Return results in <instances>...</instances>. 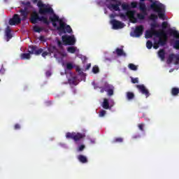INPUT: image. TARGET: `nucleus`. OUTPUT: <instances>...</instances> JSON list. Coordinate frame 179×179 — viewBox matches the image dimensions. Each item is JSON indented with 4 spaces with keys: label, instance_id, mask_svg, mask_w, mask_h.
Returning <instances> with one entry per match:
<instances>
[{
    "label": "nucleus",
    "instance_id": "nucleus-21",
    "mask_svg": "<svg viewBox=\"0 0 179 179\" xmlns=\"http://www.w3.org/2000/svg\"><path fill=\"white\" fill-rule=\"evenodd\" d=\"M156 33H160V31H156L155 30L146 31L145 38H152V37H153V35L156 34Z\"/></svg>",
    "mask_w": 179,
    "mask_h": 179
},
{
    "label": "nucleus",
    "instance_id": "nucleus-45",
    "mask_svg": "<svg viewBox=\"0 0 179 179\" xmlns=\"http://www.w3.org/2000/svg\"><path fill=\"white\" fill-rule=\"evenodd\" d=\"M14 129H15V130L20 129V124H15L14 126Z\"/></svg>",
    "mask_w": 179,
    "mask_h": 179
},
{
    "label": "nucleus",
    "instance_id": "nucleus-32",
    "mask_svg": "<svg viewBox=\"0 0 179 179\" xmlns=\"http://www.w3.org/2000/svg\"><path fill=\"white\" fill-rule=\"evenodd\" d=\"M128 66L131 71H138V67L132 63L129 64Z\"/></svg>",
    "mask_w": 179,
    "mask_h": 179
},
{
    "label": "nucleus",
    "instance_id": "nucleus-38",
    "mask_svg": "<svg viewBox=\"0 0 179 179\" xmlns=\"http://www.w3.org/2000/svg\"><path fill=\"white\" fill-rule=\"evenodd\" d=\"M66 69L69 71H71V70L73 69V64H72V63H67L66 64Z\"/></svg>",
    "mask_w": 179,
    "mask_h": 179
},
{
    "label": "nucleus",
    "instance_id": "nucleus-22",
    "mask_svg": "<svg viewBox=\"0 0 179 179\" xmlns=\"http://www.w3.org/2000/svg\"><path fill=\"white\" fill-rule=\"evenodd\" d=\"M158 56L160 58L161 61H163L166 58V51L164 49H160L158 52Z\"/></svg>",
    "mask_w": 179,
    "mask_h": 179
},
{
    "label": "nucleus",
    "instance_id": "nucleus-34",
    "mask_svg": "<svg viewBox=\"0 0 179 179\" xmlns=\"http://www.w3.org/2000/svg\"><path fill=\"white\" fill-rule=\"evenodd\" d=\"M150 20H153L155 22V20H157L159 19V17L155 14H151L149 17Z\"/></svg>",
    "mask_w": 179,
    "mask_h": 179
},
{
    "label": "nucleus",
    "instance_id": "nucleus-9",
    "mask_svg": "<svg viewBox=\"0 0 179 179\" xmlns=\"http://www.w3.org/2000/svg\"><path fill=\"white\" fill-rule=\"evenodd\" d=\"M138 6L142 13L137 14V17L140 20H143L145 19V16L148 15V8H146V4L145 3V1H140L138 3Z\"/></svg>",
    "mask_w": 179,
    "mask_h": 179
},
{
    "label": "nucleus",
    "instance_id": "nucleus-47",
    "mask_svg": "<svg viewBox=\"0 0 179 179\" xmlns=\"http://www.w3.org/2000/svg\"><path fill=\"white\" fill-rule=\"evenodd\" d=\"M91 66H92V64H87L86 68H85V70H86V71H88V69H90Z\"/></svg>",
    "mask_w": 179,
    "mask_h": 179
},
{
    "label": "nucleus",
    "instance_id": "nucleus-15",
    "mask_svg": "<svg viewBox=\"0 0 179 179\" xmlns=\"http://www.w3.org/2000/svg\"><path fill=\"white\" fill-rule=\"evenodd\" d=\"M10 26H15V24H20L22 23V19L19 17V15L15 14L13 18L9 20L8 22Z\"/></svg>",
    "mask_w": 179,
    "mask_h": 179
},
{
    "label": "nucleus",
    "instance_id": "nucleus-5",
    "mask_svg": "<svg viewBox=\"0 0 179 179\" xmlns=\"http://www.w3.org/2000/svg\"><path fill=\"white\" fill-rule=\"evenodd\" d=\"M155 36L159 38L157 43H154L153 44V48H155V50H157V48H159V45L163 47L167 44V34H166L164 31L156 32Z\"/></svg>",
    "mask_w": 179,
    "mask_h": 179
},
{
    "label": "nucleus",
    "instance_id": "nucleus-7",
    "mask_svg": "<svg viewBox=\"0 0 179 179\" xmlns=\"http://www.w3.org/2000/svg\"><path fill=\"white\" fill-rule=\"evenodd\" d=\"M37 6L39 8L38 13L40 15H51L54 13L52 8L43 3L41 1H38Z\"/></svg>",
    "mask_w": 179,
    "mask_h": 179
},
{
    "label": "nucleus",
    "instance_id": "nucleus-39",
    "mask_svg": "<svg viewBox=\"0 0 179 179\" xmlns=\"http://www.w3.org/2000/svg\"><path fill=\"white\" fill-rule=\"evenodd\" d=\"M131 8H132L133 9H135V8H138V2H136V1H132V2L131 3Z\"/></svg>",
    "mask_w": 179,
    "mask_h": 179
},
{
    "label": "nucleus",
    "instance_id": "nucleus-26",
    "mask_svg": "<svg viewBox=\"0 0 179 179\" xmlns=\"http://www.w3.org/2000/svg\"><path fill=\"white\" fill-rule=\"evenodd\" d=\"M171 94L173 96H177L179 94V88L178 87H173L171 90Z\"/></svg>",
    "mask_w": 179,
    "mask_h": 179
},
{
    "label": "nucleus",
    "instance_id": "nucleus-19",
    "mask_svg": "<svg viewBox=\"0 0 179 179\" xmlns=\"http://www.w3.org/2000/svg\"><path fill=\"white\" fill-rule=\"evenodd\" d=\"M20 17L21 20H26L27 19V15H29V12L27 11V8L25 7L24 9H20Z\"/></svg>",
    "mask_w": 179,
    "mask_h": 179
},
{
    "label": "nucleus",
    "instance_id": "nucleus-41",
    "mask_svg": "<svg viewBox=\"0 0 179 179\" xmlns=\"http://www.w3.org/2000/svg\"><path fill=\"white\" fill-rule=\"evenodd\" d=\"M57 45H58V47H59V48H60V49H62V48H64V44L62 43V41H57Z\"/></svg>",
    "mask_w": 179,
    "mask_h": 179
},
{
    "label": "nucleus",
    "instance_id": "nucleus-49",
    "mask_svg": "<svg viewBox=\"0 0 179 179\" xmlns=\"http://www.w3.org/2000/svg\"><path fill=\"white\" fill-rule=\"evenodd\" d=\"M45 37H44V36H41L40 37H39V40H41V41H43V40H45Z\"/></svg>",
    "mask_w": 179,
    "mask_h": 179
},
{
    "label": "nucleus",
    "instance_id": "nucleus-24",
    "mask_svg": "<svg viewBox=\"0 0 179 179\" xmlns=\"http://www.w3.org/2000/svg\"><path fill=\"white\" fill-rule=\"evenodd\" d=\"M116 54L118 57H127V53L124 52V50L116 48Z\"/></svg>",
    "mask_w": 179,
    "mask_h": 179
},
{
    "label": "nucleus",
    "instance_id": "nucleus-2",
    "mask_svg": "<svg viewBox=\"0 0 179 179\" xmlns=\"http://www.w3.org/2000/svg\"><path fill=\"white\" fill-rule=\"evenodd\" d=\"M51 54H53L54 57L56 58V59H64V57H66V54L59 52L55 46H50L47 48H44L41 56L43 58H45L47 55H51Z\"/></svg>",
    "mask_w": 179,
    "mask_h": 179
},
{
    "label": "nucleus",
    "instance_id": "nucleus-31",
    "mask_svg": "<svg viewBox=\"0 0 179 179\" xmlns=\"http://www.w3.org/2000/svg\"><path fill=\"white\" fill-rule=\"evenodd\" d=\"M126 15L129 17H131L133 19H135V11H132V10H129L127 11V13H126Z\"/></svg>",
    "mask_w": 179,
    "mask_h": 179
},
{
    "label": "nucleus",
    "instance_id": "nucleus-10",
    "mask_svg": "<svg viewBox=\"0 0 179 179\" xmlns=\"http://www.w3.org/2000/svg\"><path fill=\"white\" fill-rule=\"evenodd\" d=\"M86 136L82 133H76V132H67L66 134V138L67 139H73L75 142H78L80 139H83Z\"/></svg>",
    "mask_w": 179,
    "mask_h": 179
},
{
    "label": "nucleus",
    "instance_id": "nucleus-28",
    "mask_svg": "<svg viewBox=\"0 0 179 179\" xmlns=\"http://www.w3.org/2000/svg\"><path fill=\"white\" fill-rule=\"evenodd\" d=\"M67 51L70 52V54H75L76 52V47L70 46L67 48Z\"/></svg>",
    "mask_w": 179,
    "mask_h": 179
},
{
    "label": "nucleus",
    "instance_id": "nucleus-44",
    "mask_svg": "<svg viewBox=\"0 0 179 179\" xmlns=\"http://www.w3.org/2000/svg\"><path fill=\"white\" fill-rule=\"evenodd\" d=\"M122 9H124V10H127V9H128V8H129V6H128V4H122Z\"/></svg>",
    "mask_w": 179,
    "mask_h": 179
},
{
    "label": "nucleus",
    "instance_id": "nucleus-35",
    "mask_svg": "<svg viewBox=\"0 0 179 179\" xmlns=\"http://www.w3.org/2000/svg\"><path fill=\"white\" fill-rule=\"evenodd\" d=\"M34 31H35L36 33H41V31H43V28L38 26H35L34 27Z\"/></svg>",
    "mask_w": 179,
    "mask_h": 179
},
{
    "label": "nucleus",
    "instance_id": "nucleus-11",
    "mask_svg": "<svg viewBox=\"0 0 179 179\" xmlns=\"http://www.w3.org/2000/svg\"><path fill=\"white\" fill-rule=\"evenodd\" d=\"M106 3H110L108 5V9H113L116 12L120 10V7L121 6V1L120 0H106Z\"/></svg>",
    "mask_w": 179,
    "mask_h": 179
},
{
    "label": "nucleus",
    "instance_id": "nucleus-27",
    "mask_svg": "<svg viewBox=\"0 0 179 179\" xmlns=\"http://www.w3.org/2000/svg\"><path fill=\"white\" fill-rule=\"evenodd\" d=\"M69 85H74V86H76V85H78L76 77H72L71 78L69 79Z\"/></svg>",
    "mask_w": 179,
    "mask_h": 179
},
{
    "label": "nucleus",
    "instance_id": "nucleus-36",
    "mask_svg": "<svg viewBox=\"0 0 179 179\" xmlns=\"http://www.w3.org/2000/svg\"><path fill=\"white\" fill-rule=\"evenodd\" d=\"M146 47L148 50L152 49V47H153V43L150 41H148L146 43Z\"/></svg>",
    "mask_w": 179,
    "mask_h": 179
},
{
    "label": "nucleus",
    "instance_id": "nucleus-16",
    "mask_svg": "<svg viewBox=\"0 0 179 179\" xmlns=\"http://www.w3.org/2000/svg\"><path fill=\"white\" fill-rule=\"evenodd\" d=\"M143 25L136 27L133 34H131L132 37H141L143 34Z\"/></svg>",
    "mask_w": 179,
    "mask_h": 179
},
{
    "label": "nucleus",
    "instance_id": "nucleus-55",
    "mask_svg": "<svg viewBox=\"0 0 179 179\" xmlns=\"http://www.w3.org/2000/svg\"><path fill=\"white\" fill-rule=\"evenodd\" d=\"M133 23H136V18H134V21L133 22Z\"/></svg>",
    "mask_w": 179,
    "mask_h": 179
},
{
    "label": "nucleus",
    "instance_id": "nucleus-23",
    "mask_svg": "<svg viewBox=\"0 0 179 179\" xmlns=\"http://www.w3.org/2000/svg\"><path fill=\"white\" fill-rule=\"evenodd\" d=\"M78 159L80 163H83V164L87 163V157H86L85 155H78Z\"/></svg>",
    "mask_w": 179,
    "mask_h": 179
},
{
    "label": "nucleus",
    "instance_id": "nucleus-17",
    "mask_svg": "<svg viewBox=\"0 0 179 179\" xmlns=\"http://www.w3.org/2000/svg\"><path fill=\"white\" fill-rule=\"evenodd\" d=\"M136 87L138 88L140 93L145 94L146 99L150 96V93L149 92V90L146 88L143 85H137Z\"/></svg>",
    "mask_w": 179,
    "mask_h": 179
},
{
    "label": "nucleus",
    "instance_id": "nucleus-46",
    "mask_svg": "<svg viewBox=\"0 0 179 179\" xmlns=\"http://www.w3.org/2000/svg\"><path fill=\"white\" fill-rule=\"evenodd\" d=\"M84 149H85V145H80L78 150H79V152H82V150H83Z\"/></svg>",
    "mask_w": 179,
    "mask_h": 179
},
{
    "label": "nucleus",
    "instance_id": "nucleus-4",
    "mask_svg": "<svg viewBox=\"0 0 179 179\" xmlns=\"http://www.w3.org/2000/svg\"><path fill=\"white\" fill-rule=\"evenodd\" d=\"M29 53H22L20 55L21 59H30L31 58V55H40L41 54H43L44 49L43 48H38L37 45H30L29 47Z\"/></svg>",
    "mask_w": 179,
    "mask_h": 179
},
{
    "label": "nucleus",
    "instance_id": "nucleus-54",
    "mask_svg": "<svg viewBox=\"0 0 179 179\" xmlns=\"http://www.w3.org/2000/svg\"><path fill=\"white\" fill-rule=\"evenodd\" d=\"M152 27L153 28V27H156V24H152Z\"/></svg>",
    "mask_w": 179,
    "mask_h": 179
},
{
    "label": "nucleus",
    "instance_id": "nucleus-13",
    "mask_svg": "<svg viewBox=\"0 0 179 179\" xmlns=\"http://www.w3.org/2000/svg\"><path fill=\"white\" fill-rule=\"evenodd\" d=\"M62 40L64 45H75L76 44L74 36L64 35L62 36Z\"/></svg>",
    "mask_w": 179,
    "mask_h": 179
},
{
    "label": "nucleus",
    "instance_id": "nucleus-51",
    "mask_svg": "<svg viewBox=\"0 0 179 179\" xmlns=\"http://www.w3.org/2000/svg\"><path fill=\"white\" fill-rule=\"evenodd\" d=\"M76 71V72H82V70L79 67H77Z\"/></svg>",
    "mask_w": 179,
    "mask_h": 179
},
{
    "label": "nucleus",
    "instance_id": "nucleus-50",
    "mask_svg": "<svg viewBox=\"0 0 179 179\" xmlns=\"http://www.w3.org/2000/svg\"><path fill=\"white\" fill-rule=\"evenodd\" d=\"M0 73L3 75V73H5V70L3 69H0Z\"/></svg>",
    "mask_w": 179,
    "mask_h": 179
},
{
    "label": "nucleus",
    "instance_id": "nucleus-20",
    "mask_svg": "<svg viewBox=\"0 0 179 179\" xmlns=\"http://www.w3.org/2000/svg\"><path fill=\"white\" fill-rule=\"evenodd\" d=\"M6 41H9L13 36L12 35V30L10 29V27H7L6 29Z\"/></svg>",
    "mask_w": 179,
    "mask_h": 179
},
{
    "label": "nucleus",
    "instance_id": "nucleus-25",
    "mask_svg": "<svg viewBox=\"0 0 179 179\" xmlns=\"http://www.w3.org/2000/svg\"><path fill=\"white\" fill-rule=\"evenodd\" d=\"M102 107L105 110H108L110 108V103L108 102V99H104L103 102L102 103Z\"/></svg>",
    "mask_w": 179,
    "mask_h": 179
},
{
    "label": "nucleus",
    "instance_id": "nucleus-8",
    "mask_svg": "<svg viewBox=\"0 0 179 179\" xmlns=\"http://www.w3.org/2000/svg\"><path fill=\"white\" fill-rule=\"evenodd\" d=\"M30 22L31 23H33V24H36L38 22H43L45 24H50V21H48V19L46 17H40L38 13L36 11L31 14Z\"/></svg>",
    "mask_w": 179,
    "mask_h": 179
},
{
    "label": "nucleus",
    "instance_id": "nucleus-52",
    "mask_svg": "<svg viewBox=\"0 0 179 179\" xmlns=\"http://www.w3.org/2000/svg\"><path fill=\"white\" fill-rule=\"evenodd\" d=\"M23 5H27V6H29L30 5V2L29 1H27V3H22Z\"/></svg>",
    "mask_w": 179,
    "mask_h": 179
},
{
    "label": "nucleus",
    "instance_id": "nucleus-56",
    "mask_svg": "<svg viewBox=\"0 0 179 179\" xmlns=\"http://www.w3.org/2000/svg\"><path fill=\"white\" fill-rule=\"evenodd\" d=\"M146 0H140V2H145Z\"/></svg>",
    "mask_w": 179,
    "mask_h": 179
},
{
    "label": "nucleus",
    "instance_id": "nucleus-12",
    "mask_svg": "<svg viewBox=\"0 0 179 179\" xmlns=\"http://www.w3.org/2000/svg\"><path fill=\"white\" fill-rule=\"evenodd\" d=\"M167 34L169 35V36H173V37L175 38H177V40H176L174 41V43H173V48H175V50H179V33L178 31L176 30H174L173 29H169L168 31H167Z\"/></svg>",
    "mask_w": 179,
    "mask_h": 179
},
{
    "label": "nucleus",
    "instance_id": "nucleus-14",
    "mask_svg": "<svg viewBox=\"0 0 179 179\" xmlns=\"http://www.w3.org/2000/svg\"><path fill=\"white\" fill-rule=\"evenodd\" d=\"M110 23L114 30H118L119 29H124L125 27V24L123 22L117 20H112Z\"/></svg>",
    "mask_w": 179,
    "mask_h": 179
},
{
    "label": "nucleus",
    "instance_id": "nucleus-37",
    "mask_svg": "<svg viewBox=\"0 0 179 179\" xmlns=\"http://www.w3.org/2000/svg\"><path fill=\"white\" fill-rule=\"evenodd\" d=\"M145 127V124L144 123H141V124H138V128L140 129V131H141L142 132H143V131H145V129H143Z\"/></svg>",
    "mask_w": 179,
    "mask_h": 179
},
{
    "label": "nucleus",
    "instance_id": "nucleus-33",
    "mask_svg": "<svg viewBox=\"0 0 179 179\" xmlns=\"http://www.w3.org/2000/svg\"><path fill=\"white\" fill-rule=\"evenodd\" d=\"M92 72L93 73H99L100 72V69H99V66L95 65L92 67Z\"/></svg>",
    "mask_w": 179,
    "mask_h": 179
},
{
    "label": "nucleus",
    "instance_id": "nucleus-3",
    "mask_svg": "<svg viewBox=\"0 0 179 179\" xmlns=\"http://www.w3.org/2000/svg\"><path fill=\"white\" fill-rule=\"evenodd\" d=\"M151 2L150 8L154 10V12H157L158 13V17L164 20L166 18V10H164V5L160 3L159 1L148 0Z\"/></svg>",
    "mask_w": 179,
    "mask_h": 179
},
{
    "label": "nucleus",
    "instance_id": "nucleus-58",
    "mask_svg": "<svg viewBox=\"0 0 179 179\" xmlns=\"http://www.w3.org/2000/svg\"><path fill=\"white\" fill-rule=\"evenodd\" d=\"M0 82H1V78H0Z\"/></svg>",
    "mask_w": 179,
    "mask_h": 179
},
{
    "label": "nucleus",
    "instance_id": "nucleus-43",
    "mask_svg": "<svg viewBox=\"0 0 179 179\" xmlns=\"http://www.w3.org/2000/svg\"><path fill=\"white\" fill-rule=\"evenodd\" d=\"M139 83V78H131V83Z\"/></svg>",
    "mask_w": 179,
    "mask_h": 179
},
{
    "label": "nucleus",
    "instance_id": "nucleus-42",
    "mask_svg": "<svg viewBox=\"0 0 179 179\" xmlns=\"http://www.w3.org/2000/svg\"><path fill=\"white\" fill-rule=\"evenodd\" d=\"M167 26H169V23L167 22L164 21L162 22V29H166Z\"/></svg>",
    "mask_w": 179,
    "mask_h": 179
},
{
    "label": "nucleus",
    "instance_id": "nucleus-30",
    "mask_svg": "<svg viewBox=\"0 0 179 179\" xmlns=\"http://www.w3.org/2000/svg\"><path fill=\"white\" fill-rule=\"evenodd\" d=\"M112 142L113 143H122L124 138L121 137L115 138Z\"/></svg>",
    "mask_w": 179,
    "mask_h": 179
},
{
    "label": "nucleus",
    "instance_id": "nucleus-29",
    "mask_svg": "<svg viewBox=\"0 0 179 179\" xmlns=\"http://www.w3.org/2000/svg\"><path fill=\"white\" fill-rule=\"evenodd\" d=\"M127 97L129 100H132V99H135V94H134V92H127Z\"/></svg>",
    "mask_w": 179,
    "mask_h": 179
},
{
    "label": "nucleus",
    "instance_id": "nucleus-57",
    "mask_svg": "<svg viewBox=\"0 0 179 179\" xmlns=\"http://www.w3.org/2000/svg\"><path fill=\"white\" fill-rule=\"evenodd\" d=\"M122 16L123 17H125V15H122Z\"/></svg>",
    "mask_w": 179,
    "mask_h": 179
},
{
    "label": "nucleus",
    "instance_id": "nucleus-48",
    "mask_svg": "<svg viewBox=\"0 0 179 179\" xmlns=\"http://www.w3.org/2000/svg\"><path fill=\"white\" fill-rule=\"evenodd\" d=\"M133 139H138V138H141V136L139 135H136V136H133Z\"/></svg>",
    "mask_w": 179,
    "mask_h": 179
},
{
    "label": "nucleus",
    "instance_id": "nucleus-1",
    "mask_svg": "<svg viewBox=\"0 0 179 179\" xmlns=\"http://www.w3.org/2000/svg\"><path fill=\"white\" fill-rule=\"evenodd\" d=\"M49 20H50L54 27H57V22L59 23V27H57V29L59 33V36L66 34V33H69V34L72 33L73 31L71 26L66 24L64 20L59 19V17L56 14H53L52 15L50 16Z\"/></svg>",
    "mask_w": 179,
    "mask_h": 179
},
{
    "label": "nucleus",
    "instance_id": "nucleus-40",
    "mask_svg": "<svg viewBox=\"0 0 179 179\" xmlns=\"http://www.w3.org/2000/svg\"><path fill=\"white\" fill-rule=\"evenodd\" d=\"M106 113H107V111L102 110L100 111L99 115V117H104V115H106Z\"/></svg>",
    "mask_w": 179,
    "mask_h": 179
},
{
    "label": "nucleus",
    "instance_id": "nucleus-6",
    "mask_svg": "<svg viewBox=\"0 0 179 179\" xmlns=\"http://www.w3.org/2000/svg\"><path fill=\"white\" fill-rule=\"evenodd\" d=\"M94 89H101L100 92L104 93L107 92L108 96H113L114 94V86L110 85L108 83H103L101 85L99 84H94Z\"/></svg>",
    "mask_w": 179,
    "mask_h": 179
},
{
    "label": "nucleus",
    "instance_id": "nucleus-18",
    "mask_svg": "<svg viewBox=\"0 0 179 179\" xmlns=\"http://www.w3.org/2000/svg\"><path fill=\"white\" fill-rule=\"evenodd\" d=\"M175 59V65H178L179 64V55H174V53H172L169 55L168 59H167V63L168 64H171L173 61Z\"/></svg>",
    "mask_w": 179,
    "mask_h": 179
},
{
    "label": "nucleus",
    "instance_id": "nucleus-53",
    "mask_svg": "<svg viewBox=\"0 0 179 179\" xmlns=\"http://www.w3.org/2000/svg\"><path fill=\"white\" fill-rule=\"evenodd\" d=\"M38 1V0H32L33 3H37Z\"/></svg>",
    "mask_w": 179,
    "mask_h": 179
}]
</instances>
